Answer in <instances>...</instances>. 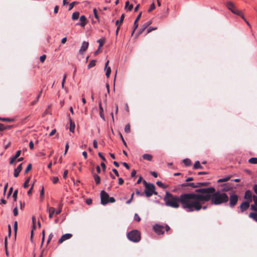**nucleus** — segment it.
Returning <instances> with one entry per match:
<instances>
[{
  "label": "nucleus",
  "instance_id": "nucleus-39",
  "mask_svg": "<svg viewBox=\"0 0 257 257\" xmlns=\"http://www.w3.org/2000/svg\"><path fill=\"white\" fill-rule=\"evenodd\" d=\"M208 184H209V183H208V182H199V183H197V185L198 186V187H199L200 186H207Z\"/></svg>",
  "mask_w": 257,
  "mask_h": 257
},
{
  "label": "nucleus",
  "instance_id": "nucleus-62",
  "mask_svg": "<svg viewBox=\"0 0 257 257\" xmlns=\"http://www.w3.org/2000/svg\"><path fill=\"white\" fill-rule=\"evenodd\" d=\"M56 129H54V130H53L51 132V133H50V134H49V137L52 136L53 135H54L56 133Z\"/></svg>",
  "mask_w": 257,
  "mask_h": 257
},
{
  "label": "nucleus",
  "instance_id": "nucleus-59",
  "mask_svg": "<svg viewBox=\"0 0 257 257\" xmlns=\"http://www.w3.org/2000/svg\"><path fill=\"white\" fill-rule=\"evenodd\" d=\"M122 165L125 167L126 168V169H130V166L129 165L125 162H123L122 163Z\"/></svg>",
  "mask_w": 257,
  "mask_h": 257
},
{
  "label": "nucleus",
  "instance_id": "nucleus-10",
  "mask_svg": "<svg viewBox=\"0 0 257 257\" xmlns=\"http://www.w3.org/2000/svg\"><path fill=\"white\" fill-rule=\"evenodd\" d=\"M253 195L252 192L250 190H247L245 191L244 198L245 199L248 200V201L249 202L252 201V199L253 198Z\"/></svg>",
  "mask_w": 257,
  "mask_h": 257
},
{
  "label": "nucleus",
  "instance_id": "nucleus-31",
  "mask_svg": "<svg viewBox=\"0 0 257 257\" xmlns=\"http://www.w3.org/2000/svg\"><path fill=\"white\" fill-rule=\"evenodd\" d=\"M95 65V61L94 60H92L90 61V62L89 63V64L87 66V67L88 69H90L91 67L94 66Z\"/></svg>",
  "mask_w": 257,
  "mask_h": 257
},
{
  "label": "nucleus",
  "instance_id": "nucleus-12",
  "mask_svg": "<svg viewBox=\"0 0 257 257\" xmlns=\"http://www.w3.org/2000/svg\"><path fill=\"white\" fill-rule=\"evenodd\" d=\"M89 45V43L87 42L84 41L82 42L80 49H79V52L82 54L87 50Z\"/></svg>",
  "mask_w": 257,
  "mask_h": 257
},
{
  "label": "nucleus",
  "instance_id": "nucleus-2",
  "mask_svg": "<svg viewBox=\"0 0 257 257\" xmlns=\"http://www.w3.org/2000/svg\"><path fill=\"white\" fill-rule=\"evenodd\" d=\"M195 192L197 193L196 200L199 204V210L201 209L202 204L209 200L211 204L215 205L226 203L228 201L229 197L225 193L215 191V189L213 187L197 189Z\"/></svg>",
  "mask_w": 257,
  "mask_h": 257
},
{
  "label": "nucleus",
  "instance_id": "nucleus-18",
  "mask_svg": "<svg viewBox=\"0 0 257 257\" xmlns=\"http://www.w3.org/2000/svg\"><path fill=\"white\" fill-rule=\"evenodd\" d=\"M69 122H70L69 131H70V132L73 133L74 131V130H75V123H74V122H73L72 121V120L71 119H70Z\"/></svg>",
  "mask_w": 257,
  "mask_h": 257
},
{
  "label": "nucleus",
  "instance_id": "nucleus-20",
  "mask_svg": "<svg viewBox=\"0 0 257 257\" xmlns=\"http://www.w3.org/2000/svg\"><path fill=\"white\" fill-rule=\"evenodd\" d=\"M142 157L144 159L151 161L152 160V156L149 154H145L143 155Z\"/></svg>",
  "mask_w": 257,
  "mask_h": 257
},
{
  "label": "nucleus",
  "instance_id": "nucleus-7",
  "mask_svg": "<svg viewBox=\"0 0 257 257\" xmlns=\"http://www.w3.org/2000/svg\"><path fill=\"white\" fill-rule=\"evenodd\" d=\"M238 200V196L235 194H232L229 197V206L230 208H233L237 204Z\"/></svg>",
  "mask_w": 257,
  "mask_h": 257
},
{
  "label": "nucleus",
  "instance_id": "nucleus-9",
  "mask_svg": "<svg viewBox=\"0 0 257 257\" xmlns=\"http://www.w3.org/2000/svg\"><path fill=\"white\" fill-rule=\"evenodd\" d=\"M164 228L165 227L164 226L159 224H156L154 226V230L155 232L159 235L163 234L164 233Z\"/></svg>",
  "mask_w": 257,
  "mask_h": 257
},
{
  "label": "nucleus",
  "instance_id": "nucleus-13",
  "mask_svg": "<svg viewBox=\"0 0 257 257\" xmlns=\"http://www.w3.org/2000/svg\"><path fill=\"white\" fill-rule=\"evenodd\" d=\"M22 164H20L15 170H14V176L15 177H17L20 173L21 172V171H22Z\"/></svg>",
  "mask_w": 257,
  "mask_h": 257
},
{
  "label": "nucleus",
  "instance_id": "nucleus-46",
  "mask_svg": "<svg viewBox=\"0 0 257 257\" xmlns=\"http://www.w3.org/2000/svg\"><path fill=\"white\" fill-rule=\"evenodd\" d=\"M59 181V179L57 177H54L52 178V181L54 184H56Z\"/></svg>",
  "mask_w": 257,
  "mask_h": 257
},
{
  "label": "nucleus",
  "instance_id": "nucleus-55",
  "mask_svg": "<svg viewBox=\"0 0 257 257\" xmlns=\"http://www.w3.org/2000/svg\"><path fill=\"white\" fill-rule=\"evenodd\" d=\"M17 225H18L17 222L15 221V223H14V231H15V236H16V232H17Z\"/></svg>",
  "mask_w": 257,
  "mask_h": 257
},
{
  "label": "nucleus",
  "instance_id": "nucleus-50",
  "mask_svg": "<svg viewBox=\"0 0 257 257\" xmlns=\"http://www.w3.org/2000/svg\"><path fill=\"white\" fill-rule=\"evenodd\" d=\"M252 190L254 193L257 195V184H254L252 186Z\"/></svg>",
  "mask_w": 257,
  "mask_h": 257
},
{
  "label": "nucleus",
  "instance_id": "nucleus-32",
  "mask_svg": "<svg viewBox=\"0 0 257 257\" xmlns=\"http://www.w3.org/2000/svg\"><path fill=\"white\" fill-rule=\"evenodd\" d=\"M156 184L159 187H161V188H167V186H165L161 181H158L157 182H156Z\"/></svg>",
  "mask_w": 257,
  "mask_h": 257
},
{
  "label": "nucleus",
  "instance_id": "nucleus-3",
  "mask_svg": "<svg viewBox=\"0 0 257 257\" xmlns=\"http://www.w3.org/2000/svg\"><path fill=\"white\" fill-rule=\"evenodd\" d=\"M143 183L145 187V193L147 197H151L153 194H157L155 191V186L154 184L148 183L145 180H144Z\"/></svg>",
  "mask_w": 257,
  "mask_h": 257
},
{
  "label": "nucleus",
  "instance_id": "nucleus-44",
  "mask_svg": "<svg viewBox=\"0 0 257 257\" xmlns=\"http://www.w3.org/2000/svg\"><path fill=\"white\" fill-rule=\"evenodd\" d=\"M32 169V164H29L27 168L25 170V173H28L30 170H31Z\"/></svg>",
  "mask_w": 257,
  "mask_h": 257
},
{
  "label": "nucleus",
  "instance_id": "nucleus-23",
  "mask_svg": "<svg viewBox=\"0 0 257 257\" xmlns=\"http://www.w3.org/2000/svg\"><path fill=\"white\" fill-rule=\"evenodd\" d=\"M93 178L96 184H99L100 183V178L97 174H93Z\"/></svg>",
  "mask_w": 257,
  "mask_h": 257
},
{
  "label": "nucleus",
  "instance_id": "nucleus-33",
  "mask_svg": "<svg viewBox=\"0 0 257 257\" xmlns=\"http://www.w3.org/2000/svg\"><path fill=\"white\" fill-rule=\"evenodd\" d=\"M104 69L106 70L105 75L107 78H108L110 76V74L111 73V68L110 67L105 68Z\"/></svg>",
  "mask_w": 257,
  "mask_h": 257
},
{
  "label": "nucleus",
  "instance_id": "nucleus-36",
  "mask_svg": "<svg viewBox=\"0 0 257 257\" xmlns=\"http://www.w3.org/2000/svg\"><path fill=\"white\" fill-rule=\"evenodd\" d=\"M230 179V177H225V178H221V179H219L218 180V182H226L228 180H229Z\"/></svg>",
  "mask_w": 257,
  "mask_h": 257
},
{
  "label": "nucleus",
  "instance_id": "nucleus-38",
  "mask_svg": "<svg viewBox=\"0 0 257 257\" xmlns=\"http://www.w3.org/2000/svg\"><path fill=\"white\" fill-rule=\"evenodd\" d=\"M155 8V5L154 3H152L151 4L149 9L148 10V12H151L152 11L154 10Z\"/></svg>",
  "mask_w": 257,
  "mask_h": 257
},
{
  "label": "nucleus",
  "instance_id": "nucleus-42",
  "mask_svg": "<svg viewBox=\"0 0 257 257\" xmlns=\"http://www.w3.org/2000/svg\"><path fill=\"white\" fill-rule=\"evenodd\" d=\"M78 3L77 2H73L69 4V9L68 10H71L74 7V6L77 4Z\"/></svg>",
  "mask_w": 257,
  "mask_h": 257
},
{
  "label": "nucleus",
  "instance_id": "nucleus-29",
  "mask_svg": "<svg viewBox=\"0 0 257 257\" xmlns=\"http://www.w3.org/2000/svg\"><path fill=\"white\" fill-rule=\"evenodd\" d=\"M124 14H122L121 17H120V20H117L115 22V25L116 26H118V24L119 23H122L123 21V20H124Z\"/></svg>",
  "mask_w": 257,
  "mask_h": 257
},
{
  "label": "nucleus",
  "instance_id": "nucleus-4",
  "mask_svg": "<svg viewBox=\"0 0 257 257\" xmlns=\"http://www.w3.org/2000/svg\"><path fill=\"white\" fill-rule=\"evenodd\" d=\"M101 204L105 205L108 203H113L115 200L113 197H109L108 194L105 191L102 190L100 192Z\"/></svg>",
  "mask_w": 257,
  "mask_h": 257
},
{
  "label": "nucleus",
  "instance_id": "nucleus-41",
  "mask_svg": "<svg viewBox=\"0 0 257 257\" xmlns=\"http://www.w3.org/2000/svg\"><path fill=\"white\" fill-rule=\"evenodd\" d=\"M250 209L254 211L257 212V206L254 203L250 205Z\"/></svg>",
  "mask_w": 257,
  "mask_h": 257
},
{
  "label": "nucleus",
  "instance_id": "nucleus-61",
  "mask_svg": "<svg viewBox=\"0 0 257 257\" xmlns=\"http://www.w3.org/2000/svg\"><path fill=\"white\" fill-rule=\"evenodd\" d=\"M12 192H13V188H12V187H11V188L9 189V192H8V196H7V197H8V198H9V197L11 196V194H12Z\"/></svg>",
  "mask_w": 257,
  "mask_h": 257
},
{
  "label": "nucleus",
  "instance_id": "nucleus-26",
  "mask_svg": "<svg viewBox=\"0 0 257 257\" xmlns=\"http://www.w3.org/2000/svg\"><path fill=\"white\" fill-rule=\"evenodd\" d=\"M0 120L3 121L13 122L15 120V119L12 118H5V117H0Z\"/></svg>",
  "mask_w": 257,
  "mask_h": 257
},
{
  "label": "nucleus",
  "instance_id": "nucleus-34",
  "mask_svg": "<svg viewBox=\"0 0 257 257\" xmlns=\"http://www.w3.org/2000/svg\"><path fill=\"white\" fill-rule=\"evenodd\" d=\"M137 22H137L136 21H135V22H134V29H133V31L132 33V36L133 35V34L135 33L136 30L138 27V24Z\"/></svg>",
  "mask_w": 257,
  "mask_h": 257
},
{
  "label": "nucleus",
  "instance_id": "nucleus-17",
  "mask_svg": "<svg viewBox=\"0 0 257 257\" xmlns=\"http://www.w3.org/2000/svg\"><path fill=\"white\" fill-rule=\"evenodd\" d=\"M182 187L190 186L193 188H198L197 183H184L182 184Z\"/></svg>",
  "mask_w": 257,
  "mask_h": 257
},
{
  "label": "nucleus",
  "instance_id": "nucleus-52",
  "mask_svg": "<svg viewBox=\"0 0 257 257\" xmlns=\"http://www.w3.org/2000/svg\"><path fill=\"white\" fill-rule=\"evenodd\" d=\"M13 214H14V216H17L18 215V208L17 207H16L14 209H13Z\"/></svg>",
  "mask_w": 257,
  "mask_h": 257
},
{
  "label": "nucleus",
  "instance_id": "nucleus-56",
  "mask_svg": "<svg viewBox=\"0 0 257 257\" xmlns=\"http://www.w3.org/2000/svg\"><path fill=\"white\" fill-rule=\"evenodd\" d=\"M156 29V28L150 27L147 29V33H149L151 32L152 31L155 30Z\"/></svg>",
  "mask_w": 257,
  "mask_h": 257
},
{
  "label": "nucleus",
  "instance_id": "nucleus-16",
  "mask_svg": "<svg viewBox=\"0 0 257 257\" xmlns=\"http://www.w3.org/2000/svg\"><path fill=\"white\" fill-rule=\"evenodd\" d=\"M47 212H49V218H52L53 214L55 213V209L54 207H47Z\"/></svg>",
  "mask_w": 257,
  "mask_h": 257
},
{
  "label": "nucleus",
  "instance_id": "nucleus-48",
  "mask_svg": "<svg viewBox=\"0 0 257 257\" xmlns=\"http://www.w3.org/2000/svg\"><path fill=\"white\" fill-rule=\"evenodd\" d=\"M36 221V217L34 216L32 217L33 227L34 229H35L36 228V226H35Z\"/></svg>",
  "mask_w": 257,
  "mask_h": 257
},
{
  "label": "nucleus",
  "instance_id": "nucleus-58",
  "mask_svg": "<svg viewBox=\"0 0 257 257\" xmlns=\"http://www.w3.org/2000/svg\"><path fill=\"white\" fill-rule=\"evenodd\" d=\"M68 173V170H65L64 171V173H63V178L64 179H66L67 178Z\"/></svg>",
  "mask_w": 257,
  "mask_h": 257
},
{
  "label": "nucleus",
  "instance_id": "nucleus-49",
  "mask_svg": "<svg viewBox=\"0 0 257 257\" xmlns=\"http://www.w3.org/2000/svg\"><path fill=\"white\" fill-rule=\"evenodd\" d=\"M252 200L253 201L254 203L257 206V195H253Z\"/></svg>",
  "mask_w": 257,
  "mask_h": 257
},
{
  "label": "nucleus",
  "instance_id": "nucleus-5",
  "mask_svg": "<svg viewBox=\"0 0 257 257\" xmlns=\"http://www.w3.org/2000/svg\"><path fill=\"white\" fill-rule=\"evenodd\" d=\"M127 237L134 242H138L141 240L140 232L137 230H133L127 233Z\"/></svg>",
  "mask_w": 257,
  "mask_h": 257
},
{
  "label": "nucleus",
  "instance_id": "nucleus-1",
  "mask_svg": "<svg viewBox=\"0 0 257 257\" xmlns=\"http://www.w3.org/2000/svg\"><path fill=\"white\" fill-rule=\"evenodd\" d=\"M164 200L166 206L174 208H179L180 203L182 208L188 212L199 211L195 193H183L177 196L166 192Z\"/></svg>",
  "mask_w": 257,
  "mask_h": 257
},
{
  "label": "nucleus",
  "instance_id": "nucleus-15",
  "mask_svg": "<svg viewBox=\"0 0 257 257\" xmlns=\"http://www.w3.org/2000/svg\"><path fill=\"white\" fill-rule=\"evenodd\" d=\"M80 24H77V25H80L82 27H84L86 24V17L84 16V15H82L80 17Z\"/></svg>",
  "mask_w": 257,
  "mask_h": 257
},
{
  "label": "nucleus",
  "instance_id": "nucleus-47",
  "mask_svg": "<svg viewBox=\"0 0 257 257\" xmlns=\"http://www.w3.org/2000/svg\"><path fill=\"white\" fill-rule=\"evenodd\" d=\"M29 181H30V178H28L25 182L24 185H23V187L25 188H27L28 187V183L29 182Z\"/></svg>",
  "mask_w": 257,
  "mask_h": 257
},
{
  "label": "nucleus",
  "instance_id": "nucleus-51",
  "mask_svg": "<svg viewBox=\"0 0 257 257\" xmlns=\"http://www.w3.org/2000/svg\"><path fill=\"white\" fill-rule=\"evenodd\" d=\"M46 56L45 55H43L41 56H40V60L41 62H44L46 59Z\"/></svg>",
  "mask_w": 257,
  "mask_h": 257
},
{
  "label": "nucleus",
  "instance_id": "nucleus-57",
  "mask_svg": "<svg viewBox=\"0 0 257 257\" xmlns=\"http://www.w3.org/2000/svg\"><path fill=\"white\" fill-rule=\"evenodd\" d=\"M33 185H34L33 184L32 186H31V188L27 192V194L29 196L31 195V194H32V190H33Z\"/></svg>",
  "mask_w": 257,
  "mask_h": 257
},
{
  "label": "nucleus",
  "instance_id": "nucleus-19",
  "mask_svg": "<svg viewBox=\"0 0 257 257\" xmlns=\"http://www.w3.org/2000/svg\"><path fill=\"white\" fill-rule=\"evenodd\" d=\"M193 168L194 169H203V167L200 165L199 161H197L195 162V163L194 164Z\"/></svg>",
  "mask_w": 257,
  "mask_h": 257
},
{
  "label": "nucleus",
  "instance_id": "nucleus-45",
  "mask_svg": "<svg viewBox=\"0 0 257 257\" xmlns=\"http://www.w3.org/2000/svg\"><path fill=\"white\" fill-rule=\"evenodd\" d=\"M93 14H94V17L95 18V19H96L97 20H99V17L97 15V10L96 9H94L93 10Z\"/></svg>",
  "mask_w": 257,
  "mask_h": 257
},
{
  "label": "nucleus",
  "instance_id": "nucleus-24",
  "mask_svg": "<svg viewBox=\"0 0 257 257\" xmlns=\"http://www.w3.org/2000/svg\"><path fill=\"white\" fill-rule=\"evenodd\" d=\"M183 162L186 166H189L191 165V161L188 158L183 159Z\"/></svg>",
  "mask_w": 257,
  "mask_h": 257
},
{
  "label": "nucleus",
  "instance_id": "nucleus-60",
  "mask_svg": "<svg viewBox=\"0 0 257 257\" xmlns=\"http://www.w3.org/2000/svg\"><path fill=\"white\" fill-rule=\"evenodd\" d=\"M93 147L94 148H97L98 146H97V142L96 140H94L93 141Z\"/></svg>",
  "mask_w": 257,
  "mask_h": 257
},
{
  "label": "nucleus",
  "instance_id": "nucleus-14",
  "mask_svg": "<svg viewBox=\"0 0 257 257\" xmlns=\"http://www.w3.org/2000/svg\"><path fill=\"white\" fill-rule=\"evenodd\" d=\"M152 22L151 21H148L147 23L143 24L142 28H141L139 31V34H142L144 30L150 25H151Z\"/></svg>",
  "mask_w": 257,
  "mask_h": 257
},
{
  "label": "nucleus",
  "instance_id": "nucleus-11",
  "mask_svg": "<svg viewBox=\"0 0 257 257\" xmlns=\"http://www.w3.org/2000/svg\"><path fill=\"white\" fill-rule=\"evenodd\" d=\"M72 236L71 233H66L63 234L59 239L58 243H62L63 241L70 239Z\"/></svg>",
  "mask_w": 257,
  "mask_h": 257
},
{
  "label": "nucleus",
  "instance_id": "nucleus-28",
  "mask_svg": "<svg viewBox=\"0 0 257 257\" xmlns=\"http://www.w3.org/2000/svg\"><path fill=\"white\" fill-rule=\"evenodd\" d=\"M248 162L252 164H257V158H251L248 160Z\"/></svg>",
  "mask_w": 257,
  "mask_h": 257
},
{
  "label": "nucleus",
  "instance_id": "nucleus-21",
  "mask_svg": "<svg viewBox=\"0 0 257 257\" xmlns=\"http://www.w3.org/2000/svg\"><path fill=\"white\" fill-rule=\"evenodd\" d=\"M248 216L252 218L253 220L257 222V213L251 212L249 213Z\"/></svg>",
  "mask_w": 257,
  "mask_h": 257
},
{
  "label": "nucleus",
  "instance_id": "nucleus-25",
  "mask_svg": "<svg viewBox=\"0 0 257 257\" xmlns=\"http://www.w3.org/2000/svg\"><path fill=\"white\" fill-rule=\"evenodd\" d=\"M79 13L78 12H74L72 16V19L73 20H76L79 18Z\"/></svg>",
  "mask_w": 257,
  "mask_h": 257
},
{
  "label": "nucleus",
  "instance_id": "nucleus-37",
  "mask_svg": "<svg viewBox=\"0 0 257 257\" xmlns=\"http://www.w3.org/2000/svg\"><path fill=\"white\" fill-rule=\"evenodd\" d=\"M18 190H16L13 194V198H14V201H16L17 198V195H18Z\"/></svg>",
  "mask_w": 257,
  "mask_h": 257
},
{
  "label": "nucleus",
  "instance_id": "nucleus-22",
  "mask_svg": "<svg viewBox=\"0 0 257 257\" xmlns=\"http://www.w3.org/2000/svg\"><path fill=\"white\" fill-rule=\"evenodd\" d=\"M99 114L100 116L103 119H105V117L103 114V109L102 108V107L101 106V103H99Z\"/></svg>",
  "mask_w": 257,
  "mask_h": 257
},
{
  "label": "nucleus",
  "instance_id": "nucleus-6",
  "mask_svg": "<svg viewBox=\"0 0 257 257\" xmlns=\"http://www.w3.org/2000/svg\"><path fill=\"white\" fill-rule=\"evenodd\" d=\"M225 5L232 13L241 17L243 20H245L242 12L237 9L232 2L230 1L227 2Z\"/></svg>",
  "mask_w": 257,
  "mask_h": 257
},
{
  "label": "nucleus",
  "instance_id": "nucleus-8",
  "mask_svg": "<svg viewBox=\"0 0 257 257\" xmlns=\"http://www.w3.org/2000/svg\"><path fill=\"white\" fill-rule=\"evenodd\" d=\"M249 201H243L240 205V210L238 211V213H242L246 211L249 207Z\"/></svg>",
  "mask_w": 257,
  "mask_h": 257
},
{
  "label": "nucleus",
  "instance_id": "nucleus-64",
  "mask_svg": "<svg viewBox=\"0 0 257 257\" xmlns=\"http://www.w3.org/2000/svg\"><path fill=\"white\" fill-rule=\"evenodd\" d=\"M29 147L32 150L34 149V143L32 141L29 143Z\"/></svg>",
  "mask_w": 257,
  "mask_h": 257
},
{
  "label": "nucleus",
  "instance_id": "nucleus-43",
  "mask_svg": "<svg viewBox=\"0 0 257 257\" xmlns=\"http://www.w3.org/2000/svg\"><path fill=\"white\" fill-rule=\"evenodd\" d=\"M134 219L137 222H139L141 220L140 217L138 215L137 213H136L134 215Z\"/></svg>",
  "mask_w": 257,
  "mask_h": 257
},
{
  "label": "nucleus",
  "instance_id": "nucleus-53",
  "mask_svg": "<svg viewBox=\"0 0 257 257\" xmlns=\"http://www.w3.org/2000/svg\"><path fill=\"white\" fill-rule=\"evenodd\" d=\"M21 153V151L20 150L17 151L15 155L14 156V157L17 159L20 156Z\"/></svg>",
  "mask_w": 257,
  "mask_h": 257
},
{
  "label": "nucleus",
  "instance_id": "nucleus-63",
  "mask_svg": "<svg viewBox=\"0 0 257 257\" xmlns=\"http://www.w3.org/2000/svg\"><path fill=\"white\" fill-rule=\"evenodd\" d=\"M112 172L114 173V174H115V175L116 176H117V177H118V176H119L118 172V171H117V170H116V169H112Z\"/></svg>",
  "mask_w": 257,
  "mask_h": 257
},
{
  "label": "nucleus",
  "instance_id": "nucleus-30",
  "mask_svg": "<svg viewBox=\"0 0 257 257\" xmlns=\"http://www.w3.org/2000/svg\"><path fill=\"white\" fill-rule=\"evenodd\" d=\"M97 42L99 44V48H100L103 45V43L105 42V39L103 38H102L98 40Z\"/></svg>",
  "mask_w": 257,
  "mask_h": 257
},
{
  "label": "nucleus",
  "instance_id": "nucleus-54",
  "mask_svg": "<svg viewBox=\"0 0 257 257\" xmlns=\"http://www.w3.org/2000/svg\"><path fill=\"white\" fill-rule=\"evenodd\" d=\"M98 155L99 156V157L103 161H106V159L105 158H104V157L102 155V153H100V152H99L98 153Z\"/></svg>",
  "mask_w": 257,
  "mask_h": 257
},
{
  "label": "nucleus",
  "instance_id": "nucleus-40",
  "mask_svg": "<svg viewBox=\"0 0 257 257\" xmlns=\"http://www.w3.org/2000/svg\"><path fill=\"white\" fill-rule=\"evenodd\" d=\"M44 187H43L41 190L40 191V198L41 200L42 201L44 198Z\"/></svg>",
  "mask_w": 257,
  "mask_h": 257
},
{
  "label": "nucleus",
  "instance_id": "nucleus-35",
  "mask_svg": "<svg viewBox=\"0 0 257 257\" xmlns=\"http://www.w3.org/2000/svg\"><path fill=\"white\" fill-rule=\"evenodd\" d=\"M124 131L126 133H129L131 132V126L130 124H127L125 125L124 128Z\"/></svg>",
  "mask_w": 257,
  "mask_h": 257
},
{
  "label": "nucleus",
  "instance_id": "nucleus-27",
  "mask_svg": "<svg viewBox=\"0 0 257 257\" xmlns=\"http://www.w3.org/2000/svg\"><path fill=\"white\" fill-rule=\"evenodd\" d=\"M128 8V10L131 11L132 10L133 8V6L132 5H130L129 2L127 1L125 4V8Z\"/></svg>",
  "mask_w": 257,
  "mask_h": 257
}]
</instances>
